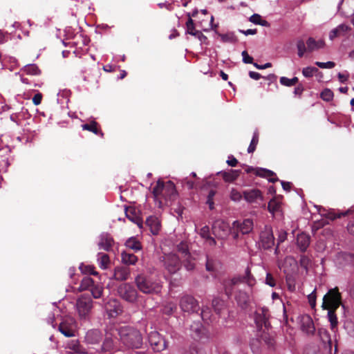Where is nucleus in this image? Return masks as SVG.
<instances>
[{
  "label": "nucleus",
  "mask_w": 354,
  "mask_h": 354,
  "mask_svg": "<svg viewBox=\"0 0 354 354\" xmlns=\"http://www.w3.org/2000/svg\"><path fill=\"white\" fill-rule=\"evenodd\" d=\"M152 194L158 207L167 205L169 201H174L177 197V192L174 183L169 180L164 183L158 180L153 188Z\"/></svg>",
  "instance_id": "1"
},
{
  "label": "nucleus",
  "mask_w": 354,
  "mask_h": 354,
  "mask_svg": "<svg viewBox=\"0 0 354 354\" xmlns=\"http://www.w3.org/2000/svg\"><path fill=\"white\" fill-rule=\"evenodd\" d=\"M114 333L118 334L121 342L128 348H138L142 344L141 333L133 327L129 326L117 327V329L113 330Z\"/></svg>",
  "instance_id": "2"
},
{
  "label": "nucleus",
  "mask_w": 354,
  "mask_h": 354,
  "mask_svg": "<svg viewBox=\"0 0 354 354\" xmlns=\"http://www.w3.org/2000/svg\"><path fill=\"white\" fill-rule=\"evenodd\" d=\"M135 283L138 290L145 294L158 293L162 288L158 281L142 274L135 278Z\"/></svg>",
  "instance_id": "3"
},
{
  "label": "nucleus",
  "mask_w": 354,
  "mask_h": 354,
  "mask_svg": "<svg viewBox=\"0 0 354 354\" xmlns=\"http://www.w3.org/2000/svg\"><path fill=\"white\" fill-rule=\"evenodd\" d=\"M342 304V296L336 287L328 290L323 297L322 308L324 309L337 310Z\"/></svg>",
  "instance_id": "4"
},
{
  "label": "nucleus",
  "mask_w": 354,
  "mask_h": 354,
  "mask_svg": "<svg viewBox=\"0 0 354 354\" xmlns=\"http://www.w3.org/2000/svg\"><path fill=\"white\" fill-rule=\"evenodd\" d=\"M118 293L122 299L127 302L133 304L137 301L138 292L135 287L129 283L120 285L118 288Z\"/></svg>",
  "instance_id": "5"
},
{
  "label": "nucleus",
  "mask_w": 354,
  "mask_h": 354,
  "mask_svg": "<svg viewBox=\"0 0 354 354\" xmlns=\"http://www.w3.org/2000/svg\"><path fill=\"white\" fill-rule=\"evenodd\" d=\"M162 258L165 268L170 274H174L180 270L181 263L176 254L173 253L166 254Z\"/></svg>",
  "instance_id": "6"
},
{
  "label": "nucleus",
  "mask_w": 354,
  "mask_h": 354,
  "mask_svg": "<svg viewBox=\"0 0 354 354\" xmlns=\"http://www.w3.org/2000/svg\"><path fill=\"white\" fill-rule=\"evenodd\" d=\"M77 310L81 319H86L92 307V299L88 295H82L77 300Z\"/></svg>",
  "instance_id": "7"
},
{
  "label": "nucleus",
  "mask_w": 354,
  "mask_h": 354,
  "mask_svg": "<svg viewBox=\"0 0 354 354\" xmlns=\"http://www.w3.org/2000/svg\"><path fill=\"white\" fill-rule=\"evenodd\" d=\"M212 231L217 238L224 239L228 236L231 229L227 222L223 220H217L212 225Z\"/></svg>",
  "instance_id": "8"
},
{
  "label": "nucleus",
  "mask_w": 354,
  "mask_h": 354,
  "mask_svg": "<svg viewBox=\"0 0 354 354\" xmlns=\"http://www.w3.org/2000/svg\"><path fill=\"white\" fill-rule=\"evenodd\" d=\"M180 307L183 311L189 313L198 312L200 309L198 301L190 295H185L180 299Z\"/></svg>",
  "instance_id": "9"
},
{
  "label": "nucleus",
  "mask_w": 354,
  "mask_h": 354,
  "mask_svg": "<svg viewBox=\"0 0 354 354\" xmlns=\"http://www.w3.org/2000/svg\"><path fill=\"white\" fill-rule=\"evenodd\" d=\"M148 340L154 351L160 352L167 347L166 341L156 330L149 333Z\"/></svg>",
  "instance_id": "10"
},
{
  "label": "nucleus",
  "mask_w": 354,
  "mask_h": 354,
  "mask_svg": "<svg viewBox=\"0 0 354 354\" xmlns=\"http://www.w3.org/2000/svg\"><path fill=\"white\" fill-rule=\"evenodd\" d=\"M117 329L115 326H110L106 330V337L101 346V350L103 352L111 351L115 348V343L113 337L117 338L118 336L117 333H113V330Z\"/></svg>",
  "instance_id": "11"
},
{
  "label": "nucleus",
  "mask_w": 354,
  "mask_h": 354,
  "mask_svg": "<svg viewBox=\"0 0 354 354\" xmlns=\"http://www.w3.org/2000/svg\"><path fill=\"white\" fill-rule=\"evenodd\" d=\"M260 241L264 249L272 247L274 243V237L271 227L265 226L264 230L260 234Z\"/></svg>",
  "instance_id": "12"
},
{
  "label": "nucleus",
  "mask_w": 354,
  "mask_h": 354,
  "mask_svg": "<svg viewBox=\"0 0 354 354\" xmlns=\"http://www.w3.org/2000/svg\"><path fill=\"white\" fill-rule=\"evenodd\" d=\"M190 335L195 340H202L207 338L206 329L200 322H194L190 326Z\"/></svg>",
  "instance_id": "13"
},
{
  "label": "nucleus",
  "mask_w": 354,
  "mask_h": 354,
  "mask_svg": "<svg viewBox=\"0 0 354 354\" xmlns=\"http://www.w3.org/2000/svg\"><path fill=\"white\" fill-rule=\"evenodd\" d=\"M270 317L269 310L266 307H260L257 309L254 314V321L258 327L267 326Z\"/></svg>",
  "instance_id": "14"
},
{
  "label": "nucleus",
  "mask_w": 354,
  "mask_h": 354,
  "mask_svg": "<svg viewBox=\"0 0 354 354\" xmlns=\"http://www.w3.org/2000/svg\"><path fill=\"white\" fill-rule=\"evenodd\" d=\"M253 221L250 218L244 219L242 222L235 221L232 223V227L239 230L243 234L250 233L253 229Z\"/></svg>",
  "instance_id": "15"
},
{
  "label": "nucleus",
  "mask_w": 354,
  "mask_h": 354,
  "mask_svg": "<svg viewBox=\"0 0 354 354\" xmlns=\"http://www.w3.org/2000/svg\"><path fill=\"white\" fill-rule=\"evenodd\" d=\"M104 308L111 318L115 317L122 312L120 303L115 299H109L105 304Z\"/></svg>",
  "instance_id": "16"
},
{
  "label": "nucleus",
  "mask_w": 354,
  "mask_h": 354,
  "mask_svg": "<svg viewBox=\"0 0 354 354\" xmlns=\"http://www.w3.org/2000/svg\"><path fill=\"white\" fill-rule=\"evenodd\" d=\"M102 333L98 329L88 330L84 337V341L88 344H97L102 339Z\"/></svg>",
  "instance_id": "17"
},
{
  "label": "nucleus",
  "mask_w": 354,
  "mask_h": 354,
  "mask_svg": "<svg viewBox=\"0 0 354 354\" xmlns=\"http://www.w3.org/2000/svg\"><path fill=\"white\" fill-rule=\"evenodd\" d=\"M113 239L106 232H102L99 236V242L97 243L98 248L100 250H104L105 251H110L112 245L113 244Z\"/></svg>",
  "instance_id": "18"
},
{
  "label": "nucleus",
  "mask_w": 354,
  "mask_h": 354,
  "mask_svg": "<svg viewBox=\"0 0 354 354\" xmlns=\"http://www.w3.org/2000/svg\"><path fill=\"white\" fill-rule=\"evenodd\" d=\"M235 299L239 306L242 308H245L252 299V291L247 292L245 291L239 290L235 295Z\"/></svg>",
  "instance_id": "19"
},
{
  "label": "nucleus",
  "mask_w": 354,
  "mask_h": 354,
  "mask_svg": "<svg viewBox=\"0 0 354 354\" xmlns=\"http://www.w3.org/2000/svg\"><path fill=\"white\" fill-rule=\"evenodd\" d=\"M241 282V277H233L232 279H226L223 281V286L225 293L228 297L231 296L234 290V287Z\"/></svg>",
  "instance_id": "20"
},
{
  "label": "nucleus",
  "mask_w": 354,
  "mask_h": 354,
  "mask_svg": "<svg viewBox=\"0 0 354 354\" xmlns=\"http://www.w3.org/2000/svg\"><path fill=\"white\" fill-rule=\"evenodd\" d=\"M125 214L127 218L132 223L136 224L139 227L142 226V221L137 214L136 209L133 207L125 208Z\"/></svg>",
  "instance_id": "21"
},
{
  "label": "nucleus",
  "mask_w": 354,
  "mask_h": 354,
  "mask_svg": "<svg viewBox=\"0 0 354 354\" xmlns=\"http://www.w3.org/2000/svg\"><path fill=\"white\" fill-rule=\"evenodd\" d=\"M301 330L308 335H313L315 330L313 322L309 316H306L302 318Z\"/></svg>",
  "instance_id": "22"
},
{
  "label": "nucleus",
  "mask_w": 354,
  "mask_h": 354,
  "mask_svg": "<svg viewBox=\"0 0 354 354\" xmlns=\"http://www.w3.org/2000/svg\"><path fill=\"white\" fill-rule=\"evenodd\" d=\"M146 224L149 227L151 232L156 235L158 234L160 229V222L156 216H149L146 220Z\"/></svg>",
  "instance_id": "23"
},
{
  "label": "nucleus",
  "mask_w": 354,
  "mask_h": 354,
  "mask_svg": "<svg viewBox=\"0 0 354 354\" xmlns=\"http://www.w3.org/2000/svg\"><path fill=\"white\" fill-rule=\"evenodd\" d=\"M130 275V270L126 267H117L114 270L113 278L117 281H125Z\"/></svg>",
  "instance_id": "24"
},
{
  "label": "nucleus",
  "mask_w": 354,
  "mask_h": 354,
  "mask_svg": "<svg viewBox=\"0 0 354 354\" xmlns=\"http://www.w3.org/2000/svg\"><path fill=\"white\" fill-rule=\"evenodd\" d=\"M306 45L308 51L313 52L323 48L325 46V42L323 39L316 41L314 38L309 37L306 41Z\"/></svg>",
  "instance_id": "25"
},
{
  "label": "nucleus",
  "mask_w": 354,
  "mask_h": 354,
  "mask_svg": "<svg viewBox=\"0 0 354 354\" xmlns=\"http://www.w3.org/2000/svg\"><path fill=\"white\" fill-rule=\"evenodd\" d=\"M351 28L344 24H342L337 26L335 28L330 30L329 33V39L333 40L335 37L344 35L346 32H348Z\"/></svg>",
  "instance_id": "26"
},
{
  "label": "nucleus",
  "mask_w": 354,
  "mask_h": 354,
  "mask_svg": "<svg viewBox=\"0 0 354 354\" xmlns=\"http://www.w3.org/2000/svg\"><path fill=\"white\" fill-rule=\"evenodd\" d=\"M310 236L305 233H301L297 235V243L301 252H305L310 245Z\"/></svg>",
  "instance_id": "27"
},
{
  "label": "nucleus",
  "mask_w": 354,
  "mask_h": 354,
  "mask_svg": "<svg viewBox=\"0 0 354 354\" xmlns=\"http://www.w3.org/2000/svg\"><path fill=\"white\" fill-rule=\"evenodd\" d=\"M244 198L248 203L256 202L258 199H262L261 193L259 189H253L243 192Z\"/></svg>",
  "instance_id": "28"
},
{
  "label": "nucleus",
  "mask_w": 354,
  "mask_h": 354,
  "mask_svg": "<svg viewBox=\"0 0 354 354\" xmlns=\"http://www.w3.org/2000/svg\"><path fill=\"white\" fill-rule=\"evenodd\" d=\"M68 322L72 323L73 319H71L69 320H66V321H64L62 323H60V324L59 326V330L64 336H66L67 337H73L75 335H74V331H73V328H71V326H70V324Z\"/></svg>",
  "instance_id": "29"
},
{
  "label": "nucleus",
  "mask_w": 354,
  "mask_h": 354,
  "mask_svg": "<svg viewBox=\"0 0 354 354\" xmlns=\"http://www.w3.org/2000/svg\"><path fill=\"white\" fill-rule=\"evenodd\" d=\"M199 234L202 239H203L206 243V244L209 246H214L216 245V242L215 239L212 237L209 234V228L207 225L203 226L199 232Z\"/></svg>",
  "instance_id": "30"
},
{
  "label": "nucleus",
  "mask_w": 354,
  "mask_h": 354,
  "mask_svg": "<svg viewBox=\"0 0 354 354\" xmlns=\"http://www.w3.org/2000/svg\"><path fill=\"white\" fill-rule=\"evenodd\" d=\"M241 170L236 169H231L228 171H220L218 172V174H221L226 182H233L240 175Z\"/></svg>",
  "instance_id": "31"
},
{
  "label": "nucleus",
  "mask_w": 354,
  "mask_h": 354,
  "mask_svg": "<svg viewBox=\"0 0 354 354\" xmlns=\"http://www.w3.org/2000/svg\"><path fill=\"white\" fill-rule=\"evenodd\" d=\"M256 174L261 177L267 178L271 182L278 180L276 174L272 171L267 169L257 168L256 169Z\"/></svg>",
  "instance_id": "32"
},
{
  "label": "nucleus",
  "mask_w": 354,
  "mask_h": 354,
  "mask_svg": "<svg viewBox=\"0 0 354 354\" xmlns=\"http://www.w3.org/2000/svg\"><path fill=\"white\" fill-rule=\"evenodd\" d=\"M97 262L101 269L106 270L110 263L109 255L103 252H98L97 254Z\"/></svg>",
  "instance_id": "33"
},
{
  "label": "nucleus",
  "mask_w": 354,
  "mask_h": 354,
  "mask_svg": "<svg viewBox=\"0 0 354 354\" xmlns=\"http://www.w3.org/2000/svg\"><path fill=\"white\" fill-rule=\"evenodd\" d=\"M66 348L76 353H84V348L77 339H71L67 342Z\"/></svg>",
  "instance_id": "34"
},
{
  "label": "nucleus",
  "mask_w": 354,
  "mask_h": 354,
  "mask_svg": "<svg viewBox=\"0 0 354 354\" xmlns=\"http://www.w3.org/2000/svg\"><path fill=\"white\" fill-rule=\"evenodd\" d=\"M122 262L127 265H135L138 261V257L132 253L122 252L121 253Z\"/></svg>",
  "instance_id": "35"
},
{
  "label": "nucleus",
  "mask_w": 354,
  "mask_h": 354,
  "mask_svg": "<svg viewBox=\"0 0 354 354\" xmlns=\"http://www.w3.org/2000/svg\"><path fill=\"white\" fill-rule=\"evenodd\" d=\"M268 211L274 216L276 214L281 212V202L276 198L270 200L268 205Z\"/></svg>",
  "instance_id": "36"
},
{
  "label": "nucleus",
  "mask_w": 354,
  "mask_h": 354,
  "mask_svg": "<svg viewBox=\"0 0 354 354\" xmlns=\"http://www.w3.org/2000/svg\"><path fill=\"white\" fill-rule=\"evenodd\" d=\"M125 245L127 246V248L133 250L136 252L140 250L142 248L141 243L135 237L129 238L126 241Z\"/></svg>",
  "instance_id": "37"
},
{
  "label": "nucleus",
  "mask_w": 354,
  "mask_h": 354,
  "mask_svg": "<svg viewBox=\"0 0 354 354\" xmlns=\"http://www.w3.org/2000/svg\"><path fill=\"white\" fill-rule=\"evenodd\" d=\"M221 39L224 43H236L237 38L233 32H230L225 34H218Z\"/></svg>",
  "instance_id": "38"
},
{
  "label": "nucleus",
  "mask_w": 354,
  "mask_h": 354,
  "mask_svg": "<svg viewBox=\"0 0 354 354\" xmlns=\"http://www.w3.org/2000/svg\"><path fill=\"white\" fill-rule=\"evenodd\" d=\"M82 127L84 130L91 131L96 135L100 134L101 136H103L104 135L102 132H100L98 130L97 123L95 121H93L89 124H84Z\"/></svg>",
  "instance_id": "39"
},
{
  "label": "nucleus",
  "mask_w": 354,
  "mask_h": 354,
  "mask_svg": "<svg viewBox=\"0 0 354 354\" xmlns=\"http://www.w3.org/2000/svg\"><path fill=\"white\" fill-rule=\"evenodd\" d=\"M93 282L94 281L93 279H91V277H84L79 287V290L84 291L87 289L91 288L93 286Z\"/></svg>",
  "instance_id": "40"
},
{
  "label": "nucleus",
  "mask_w": 354,
  "mask_h": 354,
  "mask_svg": "<svg viewBox=\"0 0 354 354\" xmlns=\"http://www.w3.org/2000/svg\"><path fill=\"white\" fill-rule=\"evenodd\" d=\"M245 282L250 287H252L254 286L256 283L255 279L251 274L250 270L249 268H247L245 270V276L241 278V281Z\"/></svg>",
  "instance_id": "41"
},
{
  "label": "nucleus",
  "mask_w": 354,
  "mask_h": 354,
  "mask_svg": "<svg viewBox=\"0 0 354 354\" xmlns=\"http://www.w3.org/2000/svg\"><path fill=\"white\" fill-rule=\"evenodd\" d=\"M212 307L215 312L219 314L225 307V302L223 299L216 297L212 300Z\"/></svg>",
  "instance_id": "42"
},
{
  "label": "nucleus",
  "mask_w": 354,
  "mask_h": 354,
  "mask_svg": "<svg viewBox=\"0 0 354 354\" xmlns=\"http://www.w3.org/2000/svg\"><path fill=\"white\" fill-rule=\"evenodd\" d=\"M22 71L27 75H37L39 74V69L35 64H28L24 67Z\"/></svg>",
  "instance_id": "43"
},
{
  "label": "nucleus",
  "mask_w": 354,
  "mask_h": 354,
  "mask_svg": "<svg viewBox=\"0 0 354 354\" xmlns=\"http://www.w3.org/2000/svg\"><path fill=\"white\" fill-rule=\"evenodd\" d=\"M336 310L329 309L328 311V318L330 323V327L332 330H334L337 325V318L335 313Z\"/></svg>",
  "instance_id": "44"
},
{
  "label": "nucleus",
  "mask_w": 354,
  "mask_h": 354,
  "mask_svg": "<svg viewBox=\"0 0 354 354\" xmlns=\"http://www.w3.org/2000/svg\"><path fill=\"white\" fill-rule=\"evenodd\" d=\"M259 142V133L257 131H254L250 144L248 148V153H253Z\"/></svg>",
  "instance_id": "45"
},
{
  "label": "nucleus",
  "mask_w": 354,
  "mask_h": 354,
  "mask_svg": "<svg viewBox=\"0 0 354 354\" xmlns=\"http://www.w3.org/2000/svg\"><path fill=\"white\" fill-rule=\"evenodd\" d=\"M80 269L83 273L90 274L93 275H98V272L95 270V267L93 265H84L80 266Z\"/></svg>",
  "instance_id": "46"
},
{
  "label": "nucleus",
  "mask_w": 354,
  "mask_h": 354,
  "mask_svg": "<svg viewBox=\"0 0 354 354\" xmlns=\"http://www.w3.org/2000/svg\"><path fill=\"white\" fill-rule=\"evenodd\" d=\"M176 310V305L173 302H167L162 307V312L166 315H171Z\"/></svg>",
  "instance_id": "47"
},
{
  "label": "nucleus",
  "mask_w": 354,
  "mask_h": 354,
  "mask_svg": "<svg viewBox=\"0 0 354 354\" xmlns=\"http://www.w3.org/2000/svg\"><path fill=\"white\" fill-rule=\"evenodd\" d=\"M298 82V78L295 77L292 79H289L286 77H281L280 78V83L286 86H292L296 84Z\"/></svg>",
  "instance_id": "48"
},
{
  "label": "nucleus",
  "mask_w": 354,
  "mask_h": 354,
  "mask_svg": "<svg viewBox=\"0 0 354 354\" xmlns=\"http://www.w3.org/2000/svg\"><path fill=\"white\" fill-rule=\"evenodd\" d=\"M187 16L189 17L187 23H186V28L187 30L186 32L187 34L194 35L195 30V26L193 19L191 18L190 13L187 14Z\"/></svg>",
  "instance_id": "49"
},
{
  "label": "nucleus",
  "mask_w": 354,
  "mask_h": 354,
  "mask_svg": "<svg viewBox=\"0 0 354 354\" xmlns=\"http://www.w3.org/2000/svg\"><path fill=\"white\" fill-rule=\"evenodd\" d=\"M297 48L298 50L297 54L299 57H302L304 56V53L306 51H308L307 47H306L304 41L301 39L297 41Z\"/></svg>",
  "instance_id": "50"
},
{
  "label": "nucleus",
  "mask_w": 354,
  "mask_h": 354,
  "mask_svg": "<svg viewBox=\"0 0 354 354\" xmlns=\"http://www.w3.org/2000/svg\"><path fill=\"white\" fill-rule=\"evenodd\" d=\"M321 97L323 100L329 102L332 100L333 98V93L330 89L325 88L321 93Z\"/></svg>",
  "instance_id": "51"
},
{
  "label": "nucleus",
  "mask_w": 354,
  "mask_h": 354,
  "mask_svg": "<svg viewBox=\"0 0 354 354\" xmlns=\"http://www.w3.org/2000/svg\"><path fill=\"white\" fill-rule=\"evenodd\" d=\"M317 71L318 69L315 67L308 66L303 68L302 74L306 77H311L313 76L314 73Z\"/></svg>",
  "instance_id": "52"
},
{
  "label": "nucleus",
  "mask_w": 354,
  "mask_h": 354,
  "mask_svg": "<svg viewBox=\"0 0 354 354\" xmlns=\"http://www.w3.org/2000/svg\"><path fill=\"white\" fill-rule=\"evenodd\" d=\"M319 335H320V337L322 339L323 342H328V344H329V347H331V339H330V335L329 334V333L325 330V329H322L319 331Z\"/></svg>",
  "instance_id": "53"
},
{
  "label": "nucleus",
  "mask_w": 354,
  "mask_h": 354,
  "mask_svg": "<svg viewBox=\"0 0 354 354\" xmlns=\"http://www.w3.org/2000/svg\"><path fill=\"white\" fill-rule=\"evenodd\" d=\"M102 288L99 286H93L91 288V292L93 297L95 299L100 298L102 295Z\"/></svg>",
  "instance_id": "54"
},
{
  "label": "nucleus",
  "mask_w": 354,
  "mask_h": 354,
  "mask_svg": "<svg viewBox=\"0 0 354 354\" xmlns=\"http://www.w3.org/2000/svg\"><path fill=\"white\" fill-rule=\"evenodd\" d=\"M216 194V191L210 190L207 195V204L209 205V208L210 209H213L214 208V197Z\"/></svg>",
  "instance_id": "55"
},
{
  "label": "nucleus",
  "mask_w": 354,
  "mask_h": 354,
  "mask_svg": "<svg viewBox=\"0 0 354 354\" xmlns=\"http://www.w3.org/2000/svg\"><path fill=\"white\" fill-rule=\"evenodd\" d=\"M177 250L178 252H181L182 254H184L185 256L189 254L188 251V245L186 242L181 241L177 245Z\"/></svg>",
  "instance_id": "56"
},
{
  "label": "nucleus",
  "mask_w": 354,
  "mask_h": 354,
  "mask_svg": "<svg viewBox=\"0 0 354 354\" xmlns=\"http://www.w3.org/2000/svg\"><path fill=\"white\" fill-rule=\"evenodd\" d=\"M315 64L321 68H333L335 66V62L330 61L326 62H316Z\"/></svg>",
  "instance_id": "57"
},
{
  "label": "nucleus",
  "mask_w": 354,
  "mask_h": 354,
  "mask_svg": "<svg viewBox=\"0 0 354 354\" xmlns=\"http://www.w3.org/2000/svg\"><path fill=\"white\" fill-rule=\"evenodd\" d=\"M300 266L307 270L310 264V259L305 255H301L299 260Z\"/></svg>",
  "instance_id": "58"
},
{
  "label": "nucleus",
  "mask_w": 354,
  "mask_h": 354,
  "mask_svg": "<svg viewBox=\"0 0 354 354\" xmlns=\"http://www.w3.org/2000/svg\"><path fill=\"white\" fill-rule=\"evenodd\" d=\"M242 198L241 194L236 189H232L230 192V198L234 201H239Z\"/></svg>",
  "instance_id": "59"
},
{
  "label": "nucleus",
  "mask_w": 354,
  "mask_h": 354,
  "mask_svg": "<svg viewBox=\"0 0 354 354\" xmlns=\"http://www.w3.org/2000/svg\"><path fill=\"white\" fill-rule=\"evenodd\" d=\"M265 283L270 287H274L276 286L275 279L270 272L266 274Z\"/></svg>",
  "instance_id": "60"
},
{
  "label": "nucleus",
  "mask_w": 354,
  "mask_h": 354,
  "mask_svg": "<svg viewBox=\"0 0 354 354\" xmlns=\"http://www.w3.org/2000/svg\"><path fill=\"white\" fill-rule=\"evenodd\" d=\"M263 340L268 347H273L275 344L274 338L270 335H265Z\"/></svg>",
  "instance_id": "61"
},
{
  "label": "nucleus",
  "mask_w": 354,
  "mask_h": 354,
  "mask_svg": "<svg viewBox=\"0 0 354 354\" xmlns=\"http://www.w3.org/2000/svg\"><path fill=\"white\" fill-rule=\"evenodd\" d=\"M337 77L340 82L345 83L349 77V73L347 71H344V73H339L337 74Z\"/></svg>",
  "instance_id": "62"
},
{
  "label": "nucleus",
  "mask_w": 354,
  "mask_h": 354,
  "mask_svg": "<svg viewBox=\"0 0 354 354\" xmlns=\"http://www.w3.org/2000/svg\"><path fill=\"white\" fill-rule=\"evenodd\" d=\"M243 57V62L245 64H252L253 58L250 57L246 50H243L241 53Z\"/></svg>",
  "instance_id": "63"
},
{
  "label": "nucleus",
  "mask_w": 354,
  "mask_h": 354,
  "mask_svg": "<svg viewBox=\"0 0 354 354\" xmlns=\"http://www.w3.org/2000/svg\"><path fill=\"white\" fill-rule=\"evenodd\" d=\"M261 19V16L259 14H253L250 18L249 21L254 24L258 25L260 20Z\"/></svg>",
  "instance_id": "64"
}]
</instances>
